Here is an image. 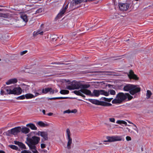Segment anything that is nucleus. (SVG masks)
Instances as JSON below:
<instances>
[{
	"mask_svg": "<svg viewBox=\"0 0 153 153\" xmlns=\"http://www.w3.org/2000/svg\"><path fill=\"white\" fill-rule=\"evenodd\" d=\"M42 11V9H39L37 11V13H38Z\"/></svg>",
	"mask_w": 153,
	"mask_h": 153,
	"instance_id": "obj_46",
	"label": "nucleus"
},
{
	"mask_svg": "<svg viewBox=\"0 0 153 153\" xmlns=\"http://www.w3.org/2000/svg\"><path fill=\"white\" fill-rule=\"evenodd\" d=\"M109 121L112 123H114L115 122V119L113 118H110L109 119Z\"/></svg>",
	"mask_w": 153,
	"mask_h": 153,
	"instance_id": "obj_37",
	"label": "nucleus"
},
{
	"mask_svg": "<svg viewBox=\"0 0 153 153\" xmlns=\"http://www.w3.org/2000/svg\"><path fill=\"white\" fill-rule=\"evenodd\" d=\"M129 0H128L125 3H120L119 4V7L120 10H126L129 7L130 3Z\"/></svg>",
	"mask_w": 153,
	"mask_h": 153,
	"instance_id": "obj_10",
	"label": "nucleus"
},
{
	"mask_svg": "<svg viewBox=\"0 0 153 153\" xmlns=\"http://www.w3.org/2000/svg\"><path fill=\"white\" fill-rule=\"evenodd\" d=\"M60 93L62 94H69V91L66 90H62L60 91Z\"/></svg>",
	"mask_w": 153,
	"mask_h": 153,
	"instance_id": "obj_32",
	"label": "nucleus"
},
{
	"mask_svg": "<svg viewBox=\"0 0 153 153\" xmlns=\"http://www.w3.org/2000/svg\"><path fill=\"white\" fill-rule=\"evenodd\" d=\"M86 1V0H75V3L76 4H78L80 3L83 1Z\"/></svg>",
	"mask_w": 153,
	"mask_h": 153,
	"instance_id": "obj_34",
	"label": "nucleus"
},
{
	"mask_svg": "<svg viewBox=\"0 0 153 153\" xmlns=\"http://www.w3.org/2000/svg\"><path fill=\"white\" fill-rule=\"evenodd\" d=\"M21 127L18 126L9 130L8 132L10 134L16 135L21 131Z\"/></svg>",
	"mask_w": 153,
	"mask_h": 153,
	"instance_id": "obj_9",
	"label": "nucleus"
},
{
	"mask_svg": "<svg viewBox=\"0 0 153 153\" xmlns=\"http://www.w3.org/2000/svg\"><path fill=\"white\" fill-rule=\"evenodd\" d=\"M30 149L32 151L33 153H37L38 152L36 149V147L35 145L28 146Z\"/></svg>",
	"mask_w": 153,
	"mask_h": 153,
	"instance_id": "obj_22",
	"label": "nucleus"
},
{
	"mask_svg": "<svg viewBox=\"0 0 153 153\" xmlns=\"http://www.w3.org/2000/svg\"><path fill=\"white\" fill-rule=\"evenodd\" d=\"M54 64H57V65H63V64H64L63 63H60L59 62H57V63H54Z\"/></svg>",
	"mask_w": 153,
	"mask_h": 153,
	"instance_id": "obj_48",
	"label": "nucleus"
},
{
	"mask_svg": "<svg viewBox=\"0 0 153 153\" xmlns=\"http://www.w3.org/2000/svg\"><path fill=\"white\" fill-rule=\"evenodd\" d=\"M44 32L43 31L41 30H38L35 31L33 33V36H36L39 34H40V35H42Z\"/></svg>",
	"mask_w": 153,
	"mask_h": 153,
	"instance_id": "obj_20",
	"label": "nucleus"
},
{
	"mask_svg": "<svg viewBox=\"0 0 153 153\" xmlns=\"http://www.w3.org/2000/svg\"><path fill=\"white\" fill-rule=\"evenodd\" d=\"M67 98H68L67 97H63L62 99H67Z\"/></svg>",
	"mask_w": 153,
	"mask_h": 153,
	"instance_id": "obj_57",
	"label": "nucleus"
},
{
	"mask_svg": "<svg viewBox=\"0 0 153 153\" xmlns=\"http://www.w3.org/2000/svg\"><path fill=\"white\" fill-rule=\"evenodd\" d=\"M40 138L39 137L33 136L31 138H27V142L26 143L28 146H32L38 144Z\"/></svg>",
	"mask_w": 153,
	"mask_h": 153,
	"instance_id": "obj_4",
	"label": "nucleus"
},
{
	"mask_svg": "<svg viewBox=\"0 0 153 153\" xmlns=\"http://www.w3.org/2000/svg\"><path fill=\"white\" fill-rule=\"evenodd\" d=\"M31 3H37V0H30Z\"/></svg>",
	"mask_w": 153,
	"mask_h": 153,
	"instance_id": "obj_41",
	"label": "nucleus"
},
{
	"mask_svg": "<svg viewBox=\"0 0 153 153\" xmlns=\"http://www.w3.org/2000/svg\"><path fill=\"white\" fill-rule=\"evenodd\" d=\"M90 87V85L89 84H82L79 82L75 81H73L71 85L67 86L66 88L69 90H72L78 89L80 88V90L83 93L91 96V91L87 89Z\"/></svg>",
	"mask_w": 153,
	"mask_h": 153,
	"instance_id": "obj_1",
	"label": "nucleus"
},
{
	"mask_svg": "<svg viewBox=\"0 0 153 153\" xmlns=\"http://www.w3.org/2000/svg\"><path fill=\"white\" fill-rule=\"evenodd\" d=\"M18 81L17 79L16 78H13L10 79L6 82V84L7 85H9L12 84H14L16 83Z\"/></svg>",
	"mask_w": 153,
	"mask_h": 153,
	"instance_id": "obj_17",
	"label": "nucleus"
},
{
	"mask_svg": "<svg viewBox=\"0 0 153 153\" xmlns=\"http://www.w3.org/2000/svg\"><path fill=\"white\" fill-rule=\"evenodd\" d=\"M133 125H134V127L133 128V129L135 131H137V133H138V128H137V127L134 124H133Z\"/></svg>",
	"mask_w": 153,
	"mask_h": 153,
	"instance_id": "obj_39",
	"label": "nucleus"
},
{
	"mask_svg": "<svg viewBox=\"0 0 153 153\" xmlns=\"http://www.w3.org/2000/svg\"><path fill=\"white\" fill-rule=\"evenodd\" d=\"M21 153H32L31 152L28 150H24L21 152Z\"/></svg>",
	"mask_w": 153,
	"mask_h": 153,
	"instance_id": "obj_35",
	"label": "nucleus"
},
{
	"mask_svg": "<svg viewBox=\"0 0 153 153\" xmlns=\"http://www.w3.org/2000/svg\"><path fill=\"white\" fill-rule=\"evenodd\" d=\"M116 123L121 125L123 124L125 126L127 125L126 122L123 120H118L116 121Z\"/></svg>",
	"mask_w": 153,
	"mask_h": 153,
	"instance_id": "obj_26",
	"label": "nucleus"
},
{
	"mask_svg": "<svg viewBox=\"0 0 153 153\" xmlns=\"http://www.w3.org/2000/svg\"><path fill=\"white\" fill-rule=\"evenodd\" d=\"M49 99L51 100H52V99L56 100V99H57V97H53V98H50Z\"/></svg>",
	"mask_w": 153,
	"mask_h": 153,
	"instance_id": "obj_49",
	"label": "nucleus"
},
{
	"mask_svg": "<svg viewBox=\"0 0 153 153\" xmlns=\"http://www.w3.org/2000/svg\"><path fill=\"white\" fill-rule=\"evenodd\" d=\"M123 89L125 91H129L130 94L132 95L140 91V88L139 86L130 84H127L124 86Z\"/></svg>",
	"mask_w": 153,
	"mask_h": 153,
	"instance_id": "obj_3",
	"label": "nucleus"
},
{
	"mask_svg": "<svg viewBox=\"0 0 153 153\" xmlns=\"http://www.w3.org/2000/svg\"><path fill=\"white\" fill-rule=\"evenodd\" d=\"M88 100L93 104L97 105H101V102L96 99H88Z\"/></svg>",
	"mask_w": 153,
	"mask_h": 153,
	"instance_id": "obj_18",
	"label": "nucleus"
},
{
	"mask_svg": "<svg viewBox=\"0 0 153 153\" xmlns=\"http://www.w3.org/2000/svg\"><path fill=\"white\" fill-rule=\"evenodd\" d=\"M37 124L38 125L41 127H46L48 126V125L42 121H39L38 122Z\"/></svg>",
	"mask_w": 153,
	"mask_h": 153,
	"instance_id": "obj_29",
	"label": "nucleus"
},
{
	"mask_svg": "<svg viewBox=\"0 0 153 153\" xmlns=\"http://www.w3.org/2000/svg\"><path fill=\"white\" fill-rule=\"evenodd\" d=\"M49 88H46L42 89L41 93L44 94H46L49 92Z\"/></svg>",
	"mask_w": 153,
	"mask_h": 153,
	"instance_id": "obj_31",
	"label": "nucleus"
},
{
	"mask_svg": "<svg viewBox=\"0 0 153 153\" xmlns=\"http://www.w3.org/2000/svg\"><path fill=\"white\" fill-rule=\"evenodd\" d=\"M39 135L43 137L44 140H47L48 139V134L47 132L45 131H39Z\"/></svg>",
	"mask_w": 153,
	"mask_h": 153,
	"instance_id": "obj_13",
	"label": "nucleus"
},
{
	"mask_svg": "<svg viewBox=\"0 0 153 153\" xmlns=\"http://www.w3.org/2000/svg\"><path fill=\"white\" fill-rule=\"evenodd\" d=\"M0 7H1V6H0Z\"/></svg>",
	"mask_w": 153,
	"mask_h": 153,
	"instance_id": "obj_60",
	"label": "nucleus"
},
{
	"mask_svg": "<svg viewBox=\"0 0 153 153\" xmlns=\"http://www.w3.org/2000/svg\"><path fill=\"white\" fill-rule=\"evenodd\" d=\"M127 98L128 100H130L133 97L128 93L120 92L117 94L116 98L112 101V103L113 104L120 103Z\"/></svg>",
	"mask_w": 153,
	"mask_h": 153,
	"instance_id": "obj_2",
	"label": "nucleus"
},
{
	"mask_svg": "<svg viewBox=\"0 0 153 153\" xmlns=\"http://www.w3.org/2000/svg\"><path fill=\"white\" fill-rule=\"evenodd\" d=\"M107 92L108 93V96L110 94L112 95H115L116 94L115 91L113 89L109 90L108 91H107Z\"/></svg>",
	"mask_w": 153,
	"mask_h": 153,
	"instance_id": "obj_30",
	"label": "nucleus"
},
{
	"mask_svg": "<svg viewBox=\"0 0 153 153\" xmlns=\"http://www.w3.org/2000/svg\"><path fill=\"white\" fill-rule=\"evenodd\" d=\"M45 144L44 143H42L41 144V148L42 149L44 148L45 147Z\"/></svg>",
	"mask_w": 153,
	"mask_h": 153,
	"instance_id": "obj_44",
	"label": "nucleus"
},
{
	"mask_svg": "<svg viewBox=\"0 0 153 153\" xmlns=\"http://www.w3.org/2000/svg\"><path fill=\"white\" fill-rule=\"evenodd\" d=\"M25 98L27 99H31L34 98V95L30 93L27 94L25 95Z\"/></svg>",
	"mask_w": 153,
	"mask_h": 153,
	"instance_id": "obj_24",
	"label": "nucleus"
},
{
	"mask_svg": "<svg viewBox=\"0 0 153 153\" xmlns=\"http://www.w3.org/2000/svg\"><path fill=\"white\" fill-rule=\"evenodd\" d=\"M44 114H45V110H43L42 111Z\"/></svg>",
	"mask_w": 153,
	"mask_h": 153,
	"instance_id": "obj_51",
	"label": "nucleus"
},
{
	"mask_svg": "<svg viewBox=\"0 0 153 153\" xmlns=\"http://www.w3.org/2000/svg\"><path fill=\"white\" fill-rule=\"evenodd\" d=\"M105 101L110 102L111 100L113 99V98H107L105 97L104 98Z\"/></svg>",
	"mask_w": 153,
	"mask_h": 153,
	"instance_id": "obj_38",
	"label": "nucleus"
},
{
	"mask_svg": "<svg viewBox=\"0 0 153 153\" xmlns=\"http://www.w3.org/2000/svg\"><path fill=\"white\" fill-rule=\"evenodd\" d=\"M27 126H29L32 130H36L37 128L36 126L33 124H28L26 125Z\"/></svg>",
	"mask_w": 153,
	"mask_h": 153,
	"instance_id": "obj_23",
	"label": "nucleus"
},
{
	"mask_svg": "<svg viewBox=\"0 0 153 153\" xmlns=\"http://www.w3.org/2000/svg\"><path fill=\"white\" fill-rule=\"evenodd\" d=\"M68 7V5H67L64 7L62 8L60 10L57 16L58 18L61 17L65 12L66 10Z\"/></svg>",
	"mask_w": 153,
	"mask_h": 153,
	"instance_id": "obj_14",
	"label": "nucleus"
},
{
	"mask_svg": "<svg viewBox=\"0 0 153 153\" xmlns=\"http://www.w3.org/2000/svg\"><path fill=\"white\" fill-rule=\"evenodd\" d=\"M77 112V110L76 109H74L71 111V112L72 113H76Z\"/></svg>",
	"mask_w": 153,
	"mask_h": 153,
	"instance_id": "obj_45",
	"label": "nucleus"
},
{
	"mask_svg": "<svg viewBox=\"0 0 153 153\" xmlns=\"http://www.w3.org/2000/svg\"><path fill=\"white\" fill-rule=\"evenodd\" d=\"M0 153H5V152L2 150L0 151Z\"/></svg>",
	"mask_w": 153,
	"mask_h": 153,
	"instance_id": "obj_54",
	"label": "nucleus"
},
{
	"mask_svg": "<svg viewBox=\"0 0 153 153\" xmlns=\"http://www.w3.org/2000/svg\"><path fill=\"white\" fill-rule=\"evenodd\" d=\"M44 0H37V3L39 2L40 1L43 2Z\"/></svg>",
	"mask_w": 153,
	"mask_h": 153,
	"instance_id": "obj_53",
	"label": "nucleus"
},
{
	"mask_svg": "<svg viewBox=\"0 0 153 153\" xmlns=\"http://www.w3.org/2000/svg\"><path fill=\"white\" fill-rule=\"evenodd\" d=\"M25 98V95H22V96H21L19 97H18L17 99H19L20 100H23Z\"/></svg>",
	"mask_w": 153,
	"mask_h": 153,
	"instance_id": "obj_36",
	"label": "nucleus"
},
{
	"mask_svg": "<svg viewBox=\"0 0 153 153\" xmlns=\"http://www.w3.org/2000/svg\"><path fill=\"white\" fill-rule=\"evenodd\" d=\"M14 143L15 144L18 145L21 149H26V147L25 145L22 142L19 141H14Z\"/></svg>",
	"mask_w": 153,
	"mask_h": 153,
	"instance_id": "obj_15",
	"label": "nucleus"
},
{
	"mask_svg": "<svg viewBox=\"0 0 153 153\" xmlns=\"http://www.w3.org/2000/svg\"><path fill=\"white\" fill-rule=\"evenodd\" d=\"M127 121L130 124H134L133 123H132V122H130L129 121H128L127 120Z\"/></svg>",
	"mask_w": 153,
	"mask_h": 153,
	"instance_id": "obj_55",
	"label": "nucleus"
},
{
	"mask_svg": "<svg viewBox=\"0 0 153 153\" xmlns=\"http://www.w3.org/2000/svg\"><path fill=\"white\" fill-rule=\"evenodd\" d=\"M126 139L127 141H130L131 140V138L130 137L127 136L126 137Z\"/></svg>",
	"mask_w": 153,
	"mask_h": 153,
	"instance_id": "obj_40",
	"label": "nucleus"
},
{
	"mask_svg": "<svg viewBox=\"0 0 153 153\" xmlns=\"http://www.w3.org/2000/svg\"><path fill=\"white\" fill-rule=\"evenodd\" d=\"M129 78L131 79H132L135 80H137L138 79V77L135 74H134L133 71L132 70H130L129 74H128Z\"/></svg>",
	"mask_w": 153,
	"mask_h": 153,
	"instance_id": "obj_12",
	"label": "nucleus"
},
{
	"mask_svg": "<svg viewBox=\"0 0 153 153\" xmlns=\"http://www.w3.org/2000/svg\"><path fill=\"white\" fill-rule=\"evenodd\" d=\"M73 93L77 95L81 96L83 97H85V96L82 94L83 93L80 90L74 91H73Z\"/></svg>",
	"mask_w": 153,
	"mask_h": 153,
	"instance_id": "obj_21",
	"label": "nucleus"
},
{
	"mask_svg": "<svg viewBox=\"0 0 153 153\" xmlns=\"http://www.w3.org/2000/svg\"><path fill=\"white\" fill-rule=\"evenodd\" d=\"M53 114V113H51V112H50V113H48L47 115H48V116H51V115H52Z\"/></svg>",
	"mask_w": 153,
	"mask_h": 153,
	"instance_id": "obj_47",
	"label": "nucleus"
},
{
	"mask_svg": "<svg viewBox=\"0 0 153 153\" xmlns=\"http://www.w3.org/2000/svg\"><path fill=\"white\" fill-rule=\"evenodd\" d=\"M27 52V51H25L22 52H21L20 53V54L21 55H24V54L26 53Z\"/></svg>",
	"mask_w": 153,
	"mask_h": 153,
	"instance_id": "obj_43",
	"label": "nucleus"
},
{
	"mask_svg": "<svg viewBox=\"0 0 153 153\" xmlns=\"http://www.w3.org/2000/svg\"><path fill=\"white\" fill-rule=\"evenodd\" d=\"M103 95L105 96H108V93L103 90H94L92 93H91V97H98L100 95Z\"/></svg>",
	"mask_w": 153,
	"mask_h": 153,
	"instance_id": "obj_7",
	"label": "nucleus"
},
{
	"mask_svg": "<svg viewBox=\"0 0 153 153\" xmlns=\"http://www.w3.org/2000/svg\"><path fill=\"white\" fill-rule=\"evenodd\" d=\"M22 86H25L26 87L28 86L27 85H25V84H23L22 85Z\"/></svg>",
	"mask_w": 153,
	"mask_h": 153,
	"instance_id": "obj_52",
	"label": "nucleus"
},
{
	"mask_svg": "<svg viewBox=\"0 0 153 153\" xmlns=\"http://www.w3.org/2000/svg\"><path fill=\"white\" fill-rule=\"evenodd\" d=\"M71 133L69 128L66 129L65 132V137L67 140V148L69 149L71 148V145L72 143V138L71 137Z\"/></svg>",
	"mask_w": 153,
	"mask_h": 153,
	"instance_id": "obj_5",
	"label": "nucleus"
},
{
	"mask_svg": "<svg viewBox=\"0 0 153 153\" xmlns=\"http://www.w3.org/2000/svg\"><path fill=\"white\" fill-rule=\"evenodd\" d=\"M42 1L41 2V3H42ZM39 3H41V2H39Z\"/></svg>",
	"mask_w": 153,
	"mask_h": 153,
	"instance_id": "obj_59",
	"label": "nucleus"
},
{
	"mask_svg": "<svg viewBox=\"0 0 153 153\" xmlns=\"http://www.w3.org/2000/svg\"><path fill=\"white\" fill-rule=\"evenodd\" d=\"M62 97H57V99H62Z\"/></svg>",
	"mask_w": 153,
	"mask_h": 153,
	"instance_id": "obj_50",
	"label": "nucleus"
},
{
	"mask_svg": "<svg viewBox=\"0 0 153 153\" xmlns=\"http://www.w3.org/2000/svg\"><path fill=\"white\" fill-rule=\"evenodd\" d=\"M107 140H104L102 142L103 144L104 142H111L117 141H120L122 140H124V139L122 136H113L111 137H107Z\"/></svg>",
	"mask_w": 153,
	"mask_h": 153,
	"instance_id": "obj_6",
	"label": "nucleus"
},
{
	"mask_svg": "<svg viewBox=\"0 0 153 153\" xmlns=\"http://www.w3.org/2000/svg\"><path fill=\"white\" fill-rule=\"evenodd\" d=\"M11 87L7 86L2 88L0 91V94L1 95L10 94Z\"/></svg>",
	"mask_w": 153,
	"mask_h": 153,
	"instance_id": "obj_8",
	"label": "nucleus"
},
{
	"mask_svg": "<svg viewBox=\"0 0 153 153\" xmlns=\"http://www.w3.org/2000/svg\"><path fill=\"white\" fill-rule=\"evenodd\" d=\"M152 94V93L151 91L149 90H147L146 93V98L147 99H149Z\"/></svg>",
	"mask_w": 153,
	"mask_h": 153,
	"instance_id": "obj_27",
	"label": "nucleus"
},
{
	"mask_svg": "<svg viewBox=\"0 0 153 153\" xmlns=\"http://www.w3.org/2000/svg\"><path fill=\"white\" fill-rule=\"evenodd\" d=\"M33 92L35 94V95H34V98L35 97H36L39 95L41 94L42 93L41 90L40 89H39L37 91H34Z\"/></svg>",
	"mask_w": 153,
	"mask_h": 153,
	"instance_id": "obj_25",
	"label": "nucleus"
},
{
	"mask_svg": "<svg viewBox=\"0 0 153 153\" xmlns=\"http://www.w3.org/2000/svg\"><path fill=\"white\" fill-rule=\"evenodd\" d=\"M99 144L100 145H101V144H102V143H99Z\"/></svg>",
	"mask_w": 153,
	"mask_h": 153,
	"instance_id": "obj_58",
	"label": "nucleus"
},
{
	"mask_svg": "<svg viewBox=\"0 0 153 153\" xmlns=\"http://www.w3.org/2000/svg\"><path fill=\"white\" fill-rule=\"evenodd\" d=\"M21 131L22 133L25 134H27L30 131V129L25 127H23L22 128H21Z\"/></svg>",
	"mask_w": 153,
	"mask_h": 153,
	"instance_id": "obj_19",
	"label": "nucleus"
},
{
	"mask_svg": "<svg viewBox=\"0 0 153 153\" xmlns=\"http://www.w3.org/2000/svg\"><path fill=\"white\" fill-rule=\"evenodd\" d=\"M9 146L11 149L17 150L18 149V148L17 146L14 145H11Z\"/></svg>",
	"mask_w": 153,
	"mask_h": 153,
	"instance_id": "obj_33",
	"label": "nucleus"
},
{
	"mask_svg": "<svg viewBox=\"0 0 153 153\" xmlns=\"http://www.w3.org/2000/svg\"><path fill=\"white\" fill-rule=\"evenodd\" d=\"M22 92V90L20 87H16L13 89L11 87L10 94L19 95Z\"/></svg>",
	"mask_w": 153,
	"mask_h": 153,
	"instance_id": "obj_11",
	"label": "nucleus"
},
{
	"mask_svg": "<svg viewBox=\"0 0 153 153\" xmlns=\"http://www.w3.org/2000/svg\"><path fill=\"white\" fill-rule=\"evenodd\" d=\"M71 113V111L69 110H67L64 111V113Z\"/></svg>",
	"mask_w": 153,
	"mask_h": 153,
	"instance_id": "obj_42",
	"label": "nucleus"
},
{
	"mask_svg": "<svg viewBox=\"0 0 153 153\" xmlns=\"http://www.w3.org/2000/svg\"><path fill=\"white\" fill-rule=\"evenodd\" d=\"M49 93L51 94H53L55 92L57 93L58 92V91L57 89H56L55 90H54L52 89L51 88H49Z\"/></svg>",
	"mask_w": 153,
	"mask_h": 153,
	"instance_id": "obj_28",
	"label": "nucleus"
},
{
	"mask_svg": "<svg viewBox=\"0 0 153 153\" xmlns=\"http://www.w3.org/2000/svg\"><path fill=\"white\" fill-rule=\"evenodd\" d=\"M126 128L128 130V131H129V132H130V129L128 128Z\"/></svg>",
	"mask_w": 153,
	"mask_h": 153,
	"instance_id": "obj_56",
	"label": "nucleus"
},
{
	"mask_svg": "<svg viewBox=\"0 0 153 153\" xmlns=\"http://www.w3.org/2000/svg\"><path fill=\"white\" fill-rule=\"evenodd\" d=\"M20 16L21 19L23 21L25 22H27L28 21V19L26 14L24 12H21L20 13Z\"/></svg>",
	"mask_w": 153,
	"mask_h": 153,
	"instance_id": "obj_16",
	"label": "nucleus"
}]
</instances>
